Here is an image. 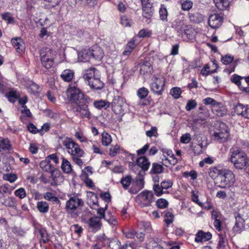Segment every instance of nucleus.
<instances>
[{
  "mask_svg": "<svg viewBox=\"0 0 249 249\" xmlns=\"http://www.w3.org/2000/svg\"><path fill=\"white\" fill-rule=\"evenodd\" d=\"M60 76L64 81L70 82L73 78L74 72L69 69L65 70L62 72Z\"/></svg>",
  "mask_w": 249,
  "mask_h": 249,
  "instance_id": "nucleus-34",
  "label": "nucleus"
},
{
  "mask_svg": "<svg viewBox=\"0 0 249 249\" xmlns=\"http://www.w3.org/2000/svg\"><path fill=\"white\" fill-rule=\"evenodd\" d=\"M188 25L184 20L177 18L173 22L172 27L178 34L183 36V32L185 29L187 28Z\"/></svg>",
  "mask_w": 249,
  "mask_h": 249,
  "instance_id": "nucleus-20",
  "label": "nucleus"
},
{
  "mask_svg": "<svg viewBox=\"0 0 249 249\" xmlns=\"http://www.w3.org/2000/svg\"><path fill=\"white\" fill-rule=\"evenodd\" d=\"M95 68L92 67L86 70L83 76V78L88 82L92 79L93 77H95Z\"/></svg>",
  "mask_w": 249,
  "mask_h": 249,
  "instance_id": "nucleus-36",
  "label": "nucleus"
},
{
  "mask_svg": "<svg viewBox=\"0 0 249 249\" xmlns=\"http://www.w3.org/2000/svg\"><path fill=\"white\" fill-rule=\"evenodd\" d=\"M152 34V32L151 30H148L146 29H142L141 30L138 34V36L140 38H144L146 37H150Z\"/></svg>",
  "mask_w": 249,
  "mask_h": 249,
  "instance_id": "nucleus-54",
  "label": "nucleus"
},
{
  "mask_svg": "<svg viewBox=\"0 0 249 249\" xmlns=\"http://www.w3.org/2000/svg\"><path fill=\"white\" fill-rule=\"evenodd\" d=\"M153 190L154 191V195L155 194L157 196H161L164 194H168V191H164L161 185L159 184H153Z\"/></svg>",
  "mask_w": 249,
  "mask_h": 249,
  "instance_id": "nucleus-40",
  "label": "nucleus"
},
{
  "mask_svg": "<svg viewBox=\"0 0 249 249\" xmlns=\"http://www.w3.org/2000/svg\"><path fill=\"white\" fill-rule=\"evenodd\" d=\"M121 24L124 27H130V19L126 15H123L120 18Z\"/></svg>",
  "mask_w": 249,
  "mask_h": 249,
  "instance_id": "nucleus-62",
  "label": "nucleus"
},
{
  "mask_svg": "<svg viewBox=\"0 0 249 249\" xmlns=\"http://www.w3.org/2000/svg\"><path fill=\"white\" fill-rule=\"evenodd\" d=\"M91 53L90 50H84L81 51L79 53V56L83 57L81 59L82 61H87L90 58Z\"/></svg>",
  "mask_w": 249,
  "mask_h": 249,
  "instance_id": "nucleus-51",
  "label": "nucleus"
},
{
  "mask_svg": "<svg viewBox=\"0 0 249 249\" xmlns=\"http://www.w3.org/2000/svg\"><path fill=\"white\" fill-rule=\"evenodd\" d=\"M174 219V215L172 212L168 211L165 213L164 215V222L166 225L168 226L173 223Z\"/></svg>",
  "mask_w": 249,
  "mask_h": 249,
  "instance_id": "nucleus-49",
  "label": "nucleus"
},
{
  "mask_svg": "<svg viewBox=\"0 0 249 249\" xmlns=\"http://www.w3.org/2000/svg\"><path fill=\"white\" fill-rule=\"evenodd\" d=\"M11 42L18 52H23L25 49L24 42L21 37L13 38L11 39Z\"/></svg>",
  "mask_w": 249,
  "mask_h": 249,
  "instance_id": "nucleus-23",
  "label": "nucleus"
},
{
  "mask_svg": "<svg viewBox=\"0 0 249 249\" xmlns=\"http://www.w3.org/2000/svg\"><path fill=\"white\" fill-rule=\"evenodd\" d=\"M136 164L144 171H147L150 164L148 159L145 156L138 158L136 160Z\"/></svg>",
  "mask_w": 249,
  "mask_h": 249,
  "instance_id": "nucleus-24",
  "label": "nucleus"
},
{
  "mask_svg": "<svg viewBox=\"0 0 249 249\" xmlns=\"http://www.w3.org/2000/svg\"><path fill=\"white\" fill-rule=\"evenodd\" d=\"M226 235L221 233L218 234V242L217 249H226Z\"/></svg>",
  "mask_w": 249,
  "mask_h": 249,
  "instance_id": "nucleus-43",
  "label": "nucleus"
},
{
  "mask_svg": "<svg viewBox=\"0 0 249 249\" xmlns=\"http://www.w3.org/2000/svg\"><path fill=\"white\" fill-rule=\"evenodd\" d=\"M28 89L33 94L37 93L39 89V86L36 83L32 81L28 87Z\"/></svg>",
  "mask_w": 249,
  "mask_h": 249,
  "instance_id": "nucleus-64",
  "label": "nucleus"
},
{
  "mask_svg": "<svg viewBox=\"0 0 249 249\" xmlns=\"http://www.w3.org/2000/svg\"><path fill=\"white\" fill-rule=\"evenodd\" d=\"M188 18L191 22L195 23H200L204 19L203 16L198 12L189 13Z\"/></svg>",
  "mask_w": 249,
  "mask_h": 249,
  "instance_id": "nucleus-29",
  "label": "nucleus"
},
{
  "mask_svg": "<svg viewBox=\"0 0 249 249\" xmlns=\"http://www.w3.org/2000/svg\"><path fill=\"white\" fill-rule=\"evenodd\" d=\"M164 168L162 164L158 162H153L149 173L151 175H158L164 172Z\"/></svg>",
  "mask_w": 249,
  "mask_h": 249,
  "instance_id": "nucleus-30",
  "label": "nucleus"
},
{
  "mask_svg": "<svg viewBox=\"0 0 249 249\" xmlns=\"http://www.w3.org/2000/svg\"><path fill=\"white\" fill-rule=\"evenodd\" d=\"M156 205L159 209H164L168 207L169 203L166 199L160 198L156 200Z\"/></svg>",
  "mask_w": 249,
  "mask_h": 249,
  "instance_id": "nucleus-44",
  "label": "nucleus"
},
{
  "mask_svg": "<svg viewBox=\"0 0 249 249\" xmlns=\"http://www.w3.org/2000/svg\"><path fill=\"white\" fill-rule=\"evenodd\" d=\"M165 79L164 77H160L158 75L152 77L150 84L151 91L157 95H161L164 90Z\"/></svg>",
  "mask_w": 249,
  "mask_h": 249,
  "instance_id": "nucleus-7",
  "label": "nucleus"
},
{
  "mask_svg": "<svg viewBox=\"0 0 249 249\" xmlns=\"http://www.w3.org/2000/svg\"><path fill=\"white\" fill-rule=\"evenodd\" d=\"M67 96L70 102L71 109L74 115L80 119L91 118L89 105L92 99L82 93L75 86L70 87L67 91Z\"/></svg>",
  "mask_w": 249,
  "mask_h": 249,
  "instance_id": "nucleus-1",
  "label": "nucleus"
},
{
  "mask_svg": "<svg viewBox=\"0 0 249 249\" xmlns=\"http://www.w3.org/2000/svg\"><path fill=\"white\" fill-rule=\"evenodd\" d=\"M109 102L102 99L96 100L93 102V106L98 109H101L103 108L106 109L109 107Z\"/></svg>",
  "mask_w": 249,
  "mask_h": 249,
  "instance_id": "nucleus-37",
  "label": "nucleus"
},
{
  "mask_svg": "<svg viewBox=\"0 0 249 249\" xmlns=\"http://www.w3.org/2000/svg\"><path fill=\"white\" fill-rule=\"evenodd\" d=\"M108 205L107 204H106L104 208H101L98 207L97 209L95 210H97V213L99 215L98 217L100 218V219H104L105 220L107 221L110 224L115 225L116 224L117 221L115 217L112 216L110 217L109 219L107 218V216L105 215V212L107 209Z\"/></svg>",
  "mask_w": 249,
  "mask_h": 249,
  "instance_id": "nucleus-17",
  "label": "nucleus"
},
{
  "mask_svg": "<svg viewBox=\"0 0 249 249\" xmlns=\"http://www.w3.org/2000/svg\"><path fill=\"white\" fill-rule=\"evenodd\" d=\"M87 223L89 229L92 232H96L99 231L102 225L101 219L97 216L90 218L87 222Z\"/></svg>",
  "mask_w": 249,
  "mask_h": 249,
  "instance_id": "nucleus-13",
  "label": "nucleus"
},
{
  "mask_svg": "<svg viewBox=\"0 0 249 249\" xmlns=\"http://www.w3.org/2000/svg\"><path fill=\"white\" fill-rule=\"evenodd\" d=\"M91 56L95 60H101L104 56L103 51L100 48L96 47L91 50Z\"/></svg>",
  "mask_w": 249,
  "mask_h": 249,
  "instance_id": "nucleus-32",
  "label": "nucleus"
},
{
  "mask_svg": "<svg viewBox=\"0 0 249 249\" xmlns=\"http://www.w3.org/2000/svg\"><path fill=\"white\" fill-rule=\"evenodd\" d=\"M55 52L49 48L42 49L40 51V59L42 66L46 69L51 68L54 64Z\"/></svg>",
  "mask_w": 249,
  "mask_h": 249,
  "instance_id": "nucleus-6",
  "label": "nucleus"
},
{
  "mask_svg": "<svg viewBox=\"0 0 249 249\" xmlns=\"http://www.w3.org/2000/svg\"><path fill=\"white\" fill-rule=\"evenodd\" d=\"M81 178L88 188L89 189H94L95 187L94 183L89 177H87V175H86V177H81Z\"/></svg>",
  "mask_w": 249,
  "mask_h": 249,
  "instance_id": "nucleus-52",
  "label": "nucleus"
},
{
  "mask_svg": "<svg viewBox=\"0 0 249 249\" xmlns=\"http://www.w3.org/2000/svg\"><path fill=\"white\" fill-rule=\"evenodd\" d=\"M196 105V102L195 100H189L186 105L185 109L187 111H190L195 108Z\"/></svg>",
  "mask_w": 249,
  "mask_h": 249,
  "instance_id": "nucleus-63",
  "label": "nucleus"
},
{
  "mask_svg": "<svg viewBox=\"0 0 249 249\" xmlns=\"http://www.w3.org/2000/svg\"><path fill=\"white\" fill-rule=\"evenodd\" d=\"M112 142L110 135L106 132H103L102 134L101 142L103 145L108 146Z\"/></svg>",
  "mask_w": 249,
  "mask_h": 249,
  "instance_id": "nucleus-42",
  "label": "nucleus"
},
{
  "mask_svg": "<svg viewBox=\"0 0 249 249\" xmlns=\"http://www.w3.org/2000/svg\"><path fill=\"white\" fill-rule=\"evenodd\" d=\"M158 129L156 126H152L149 130L146 131V135L149 138L152 137H157L158 136Z\"/></svg>",
  "mask_w": 249,
  "mask_h": 249,
  "instance_id": "nucleus-60",
  "label": "nucleus"
},
{
  "mask_svg": "<svg viewBox=\"0 0 249 249\" xmlns=\"http://www.w3.org/2000/svg\"><path fill=\"white\" fill-rule=\"evenodd\" d=\"M144 178H136L133 182L131 187L129 188L128 192L131 194H136L144 188Z\"/></svg>",
  "mask_w": 249,
  "mask_h": 249,
  "instance_id": "nucleus-18",
  "label": "nucleus"
},
{
  "mask_svg": "<svg viewBox=\"0 0 249 249\" xmlns=\"http://www.w3.org/2000/svg\"><path fill=\"white\" fill-rule=\"evenodd\" d=\"M213 136L220 142H224L230 138V131L227 124L221 121L214 124Z\"/></svg>",
  "mask_w": 249,
  "mask_h": 249,
  "instance_id": "nucleus-4",
  "label": "nucleus"
},
{
  "mask_svg": "<svg viewBox=\"0 0 249 249\" xmlns=\"http://www.w3.org/2000/svg\"><path fill=\"white\" fill-rule=\"evenodd\" d=\"M89 85L90 89L93 90H100L104 86V83L100 79L93 77L91 80H89Z\"/></svg>",
  "mask_w": 249,
  "mask_h": 249,
  "instance_id": "nucleus-25",
  "label": "nucleus"
},
{
  "mask_svg": "<svg viewBox=\"0 0 249 249\" xmlns=\"http://www.w3.org/2000/svg\"><path fill=\"white\" fill-rule=\"evenodd\" d=\"M136 37L134 36L128 41L126 45L124 46L123 55L125 56L130 55L136 47Z\"/></svg>",
  "mask_w": 249,
  "mask_h": 249,
  "instance_id": "nucleus-21",
  "label": "nucleus"
},
{
  "mask_svg": "<svg viewBox=\"0 0 249 249\" xmlns=\"http://www.w3.org/2000/svg\"><path fill=\"white\" fill-rule=\"evenodd\" d=\"M245 106L241 103H238L234 107V112L238 115L243 116Z\"/></svg>",
  "mask_w": 249,
  "mask_h": 249,
  "instance_id": "nucleus-59",
  "label": "nucleus"
},
{
  "mask_svg": "<svg viewBox=\"0 0 249 249\" xmlns=\"http://www.w3.org/2000/svg\"><path fill=\"white\" fill-rule=\"evenodd\" d=\"M61 167L62 171L65 173L70 174L72 171L71 163L68 160L64 157L62 158V162Z\"/></svg>",
  "mask_w": 249,
  "mask_h": 249,
  "instance_id": "nucleus-33",
  "label": "nucleus"
},
{
  "mask_svg": "<svg viewBox=\"0 0 249 249\" xmlns=\"http://www.w3.org/2000/svg\"><path fill=\"white\" fill-rule=\"evenodd\" d=\"M36 208L38 211L43 213L48 212L49 210V205L46 201H41L37 202Z\"/></svg>",
  "mask_w": 249,
  "mask_h": 249,
  "instance_id": "nucleus-35",
  "label": "nucleus"
},
{
  "mask_svg": "<svg viewBox=\"0 0 249 249\" xmlns=\"http://www.w3.org/2000/svg\"><path fill=\"white\" fill-rule=\"evenodd\" d=\"M244 79V76H241L237 74H234L232 76V78L231 79V82L232 83H234L236 86H238L239 89L240 90H242V89L244 87L242 86L241 84V80Z\"/></svg>",
  "mask_w": 249,
  "mask_h": 249,
  "instance_id": "nucleus-41",
  "label": "nucleus"
},
{
  "mask_svg": "<svg viewBox=\"0 0 249 249\" xmlns=\"http://www.w3.org/2000/svg\"><path fill=\"white\" fill-rule=\"evenodd\" d=\"M193 3L191 0H185L181 3V9L183 11H189L193 7Z\"/></svg>",
  "mask_w": 249,
  "mask_h": 249,
  "instance_id": "nucleus-57",
  "label": "nucleus"
},
{
  "mask_svg": "<svg viewBox=\"0 0 249 249\" xmlns=\"http://www.w3.org/2000/svg\"><path fill=\"white\" fill-rule=\"evenodd\" d=\"M221 62L224 65L230 64L229 68L225 70V71L229 74L234 72L237 65V60L234 61L233 57L230 54H226L221 57Z\"/></svg>",
  "mask_w": 249,
  "mask_h": 249,
  "instance_id": "nucleus-12",
  "label": "nucleus"
},
{
  "mask_svg": "<svg viewBox=\"0 0 249 249\" xmlns=\"http://www.w3.org/2000/svg\"><path fill=\"white\" fill-rule=\"evenodd\" d=\"M223 18L218 14H212L210 16L208 19L209 25L212 29H216L222 24Z\"/></svg>",
  "mask_w": 249,
  "mask_h": 249,
  "instance_id": "nucleus-15",
  "label": "nucleus"
},
{
  "mask_svg": "<svg viewBox=\"0 0 249 249\" xmlns=\"http://www.w3.org/2000/svg\"><path fill=\"white\" fill-rule=\"evenodd\" d=\"M22 108L20 110L22 115L20 116L19 120L21 122L24 123L26 120V117L31 118L32 116V113L27 107Z\"/></svg>",
  "mask_w": 249,
  "mask_h": 249,
  "instance_id": "nucleus-39",
  "label": "nucleus"
},
{
  "mask_svg": "<svg viewBox=\"0 0 249 249\" xmlns=\"http://www.w3.org/2000/svg\"><path fill=\"white\" fill-rule=\"evenodd\" d=\"M235 222L232 228L233 231L235 233H241L245 229V220L240 214L235 216Z\"/></svg>",
  "mask_w": 249,
  "mask_h": 249,
  "instance_id": "nucleus-16",
  "label": "nucleus"
},
{
  "mask_svg": "<svg viewBox=\"0 0 249 249\" xmlns=\"http://www.w3.org/2000/svg\"><path fill=\"white\" fill-rule=\"evenodd\" d=\"M185 35L189 39H192L195 36L194 30L190 25H187V28H185L183 32V36Z\"/></svg>",
  "mask_w": 249,
  "mask_h": 249,
  "instance_id": "nucleus-48",
  "label": "nucleus"
},
{
  "mask_svg": "<svg viewBox=\"0 0 249 249\" xmlns=\"http://www.w3.org/2000/svg\"><path fill=\"white\" fill-rule=\"evenodd\" d=\"M38 232L40 235V242H42L43 243H46L49 242L48 234L46 231L42 229H39Z\"/></svg>",
  "mask_w": 249,
  "mask_h": 249,
  "instance_id": "nucleus-58",
  "label": "nucleus"
},
{
  "mask_svg": "<svg viewBox=\"0 0 249 249\" xmlns=\"http://www.w3.org/2000/svg\"><path fill=\"white\" fill-rule=\"evenodd\" d=\"M111 106L112 110L115 114L122 116L124 113L126 107L125 100L122 96H115L113 98Z\"/></svg>",
  "mask_w": 249,
  "mask_h": 249,
  "instance_id": "nucleus-8",
  "label": "nucleus"
},
{
  "mask_svg": "<svg viewBox=\"0 0 249 249\" xmlns=\"http://www.w3.org/2000/svg\"><path fill=\"white\" fill-rule=\"evenodd\" d=\"M230 160L236 169H242L247 166L248 159L247 154L240 149L233 150Z\"/></svg>",
  "mask_w": 249,
  "mask_h": 249,
  "instance_id": "nucleus-5",
  "label": "nucleus"
},
{
  "mask_svg": "<svg viewBox=\"0 0 249 249\" xmlns=\"http://www.w3.org/2000/svg\"><path fill=\"white\" fill-rule=\"evenodd\" d=\"M10 142L8 139H3L0 142V152L9 150L11 148Z\"/></svg>",
  "mask_w": 249,
  "mask_h": 249,
  "instance_id": "nucleus-46",
  "label": "nucleus"
},
{
  "mask_svg": "<svg viewBox=\"0 0 249 249\" xmlns=\"http://www.w3.org/2000/svg\"><path fill=\"white\" fill-rule=\"evenodd\" d=\"M138 66L140 68V73L143 77L147 78L152 74L153 72V66L149 61H142L139 63Z\"/></svg>",
  "mask_w": 249,
  "mask_h": 249,
  "instance_id": "nucleus-11",
  "label": "nucleus"
},
{
  "mask_svg": "<svg viewBox=\"0 0 249 249\" xmlns=\"http://www.w3.org/2000/svg\"><path fill=\"white\" fill-rule=\"evenodd\" d=\"M16 199L12 197H8L2 202L3 205L7 207L14 208L16 206Z\"/></svg>",
  "mask_w": 249,
  "mask_h": 249,
  "instance_id": "nucleus-47",
  "label": "nucleus"
},
{
  "mask_svg": "<svg viewBox=\"0 0 249 249\" xmlns=\"http://www.w3.org/2000/svg\"><path fill=\"white\" fill-rule=\"evenodd\" d=\"M1 17L3 20L7 21L8 24L15 23L14 18L11 16V14L9 12H6L2 14Z\"/></svg>",
  "mask_w": 249,
  "mask_h": 249,
  "instance_id": "nucleus-53",
  "label": "nucleus"
},
{
  "mask_svg": "<svg viewBox=\"0 0 249 249\" xmlns=\"http://www.w3.org/2000/svg\"><path fill=\"white\" fill-rule=\"evenodd\" d=\"M159 13L160 19L162 22H167L168 12L166 6L165 4H161L160 5Z\"/></svg>",
  "mask_w": 249,
  "mask_h": 249,
  "instance_id": "nucleus-31",
  "label": "nucleus"
},
{
  "mask_svg": "<svg viewBox=\"0 0 249 249\" xmlns=\"http://www.w3.org/2000/svg\"><path fill=\"white\" fill-rule=\"evenodd\" d=\"M39 166L43 171L49 174V178H52L54 182L56 178L60 176L59 170L51 164L50 161L45 159L40 162Z\"/></svg>",
  "mask_w": 249,
  "mask_h": 249,
  "instance_id": "nucleus-9",
  "label": "nucleus"
},
{
  "mask_svg": "<svg viewBox=\"0 0 249 249\" xmlns=\"http://www.w3.org/2000/svg\"><path fill=\"white\" fill-rule=\"evenodd\" d=\"M84 202L77 195L71 196L66 202L65 209L68 212H72L76 210L79 207L82 206Z\"/></svg>",
  "mask_w": 249,
  "mask_h": 249,
  "instance_id": "nucleus-10",
  "label": "nucleus"
},
{
  "mask_svg": "<svg viewBox=\"0 0 249 249\" xmlns=\"http://www.w3.org/2000/svg\"><path fill=\"white\" fill-rule=\"evenodd\" d=\"M213 1L219 11H223L229 8L230 2L229 0H213Z\"/></svg>",
  "mask_w": 249,
  "mask_h": 249,
  "instance_id": "nucleus-27",
  "label": "nucleus"
},
{
  "mask_svg": "<svg viewBox=\"0 0 249 249\" xmlns=\"http://www.w3.org/2000/svg\"><path fill=\"white\" fill-rule=\"evenodd\" d=\"M19 94L17 91L13 89H9V90L5 93V97L8 101L12 104H14L18 98Z\"/></svg>",
  "mask_w": 249,
  "mask_h": 249,
  "instance_id": "nucleus-26",
  "label": "nucleus"
},
{
  "mask_svg": "<svg viewBox=\"0 0 249 249\" xmlns=\"http://www.w3.org/2000/svg\"><path fill=\"white\" fill-rule=\"evenodd\" d=\"M182 93L181 89L178 87H174L170 90V94L175 99H178L180 97Z\"/></svg>",
  "mask_w": 249,
  "mask_h": 249,
  "instance_id": "nucleus-50",
  "label": "nucleus"
},
{
  "mask_svg": "<svg viewBox=\"0 0 249 249\" xmlns=\"http://www.w3.org/2000/svg\"><path fill=\"white\" fill-rule=\"evenodd\" d=\"M15 195L20 199H23L25 197L26 193L25 190L23 188H20L16 190L14 192Z\"/></svg>",
  "mask_w": 249,
  "mask_h": 249,
  "instance_id": "nucleus-61",
  "label": "nucleus"
},
{
  "mask_svg": "<svg viewBox=\"0 0 249 249\" xmlns=\"http://www.w3.org/2000/svg\"><path fill=\"white\" fill-rule=\"evenodd\" d=\"M58 142L62 143L68 153L71 156L73 161L81 168L83 161L81 158L84 157L85 152L80 148L79 144L74 141L71 138L68 137L59 136Z\"/></svg>",
  "mask_w": 249,
  "mask_h": 249,
  "instance_id": "nucleus-3",
  "label": "nucleus"
},
{
  "mask_svg": "<svg viewBox=\"0 0 249 249\" xmlns=\"http://www.w3.org/2000/svg\"><path fill=\"white\" fill-rule=\"evenodd\" d=\"M212 235L210 232H204L202 230L198 231L196 234L195 241L196 243L203 242L210 240Z\"/></svg>",
  "mask_w": 249,
  "mask_h": 249,
  "instance_id": "nucleus-22",
  "label": "nucleus"
},
{
  "mask_svg": "<svg viewBox=\"0 0 249 249\" xmlns=\"http://www.w3.org/2000/svg\"><path fill=\"white\" fill-rule=\"evenodd\" d=\"M140 196L143 207L151 206L155 199L154 193L151 191L144 190L140 194Z\"/></svg>",
  "mask_w": 249,
  "mask_h": 249,
  "instance_id": "nucleus-14",
  "label": "nucleus"
},
{
  "mask_svg": "<svg viewBox=\"0 0 249 249\" xmlns=\"http://www.w3.org/2000/svg\"><path fill=\"white\" fill-rule=\"evenodd\" d=\"M149 90L145 87L139 88L137 91V95L141 99H144L148 95Z\"/></svg>",
  "mask_w": 249,
  "mask_h": 249,
  "instance_id": "nucleus-45",
  "label": "nucleus"
},
{
  "mask_svg": "<svg viewBox=\"0 0 249 249\" xmlns=\"http://www.w3.org/2000/svg\"><path fill=\"white\" fill-rule=\"evenodd\" d=\"M88 197L87 203L90 208L92 209H96L99 207L98 198L95 193L91 191L87 192Z\"/></svg>",
  "mask_w": 249,
  "mask_h": 249,
  "instance_id": "nucleus-19",
  "label": "nucleus"
},
{
  "mask_svg": "<svg viewBox=\"0 0 249 249\" xmlns=\"http://www.w3.org/2000/svg\"><path fill=\"white\" fill-rule=\"evenodd\" d=\"M108 246L109 249H120L121 242L118 239H112L110 241Z\"/></svg>",
  "mask_w": 249,
  "mask_h": 249,
  "instance_id": "nucleus-56",
  "label": "nucleus"
},
{
  "mask_svg": "<svg viewBox=\"0 0 249 249\" xmlns=\"http://www.w3.org/2000/svg\"><path fill=\"white\" fill-rule=\"evenodd\" d=\"M183 177L185 178H188L189 177H191V179L194 180L197 178V172L194 170H191L190 172L185 171L183 174Z\"/></svg>",
  "mask_w": 249,
  "mask_h": 249,
  "instance_id": "nucleus-55",
  "label": "nucleus"
},
{
  "mask_svg": "<svg viewBox=\"0 0 249 249\" xmlns=\"http://www.w3.org/2000/svg\"><path fill=\"white\" fill-rule=\"evenodd\" d=\"M142 16L143 18H146V21L149 23L148 20H151L154 13V7L145 6V7H142Z\"/></svg>",
  "mask_w": 249,
  "mask_h": 249,
  "instance_id": "nucleus-28",
  "label": "nucleus"
},
{
  "mask_svg": "<svg viewBox=\"0 0 249 249\" xmlns=\"http://www.w3.org/2000/svg\"><path fill=\"white\" fill-rule=\"evenodd\" d=\"M132 182V178L130 175H126L125 177H123L120 180V183L125 190L128 188Z\"/></svg>",
  "mask_w": 249,
  "mask_h": 249,
  "instance_id": "nucleus-38",
  "label": "nucleus"
},
{
  "mask_svg": "<svg viewBox=\"0 0 249 249\" xmlns=\"http://www.w3.org/2000/svg\"><path fill=\"white\" fill-rule=\"evenodd\" d=\"M210 175L215 178V184L221 189L232 187L235 182V176L231 170L219 166L212 167Z\"/></svg>",
  "mask_w": 249,
  "mask_h": 249,
  "instance_id": "nucleus-2",
  "label": "nucleus"
}]
</instances>
